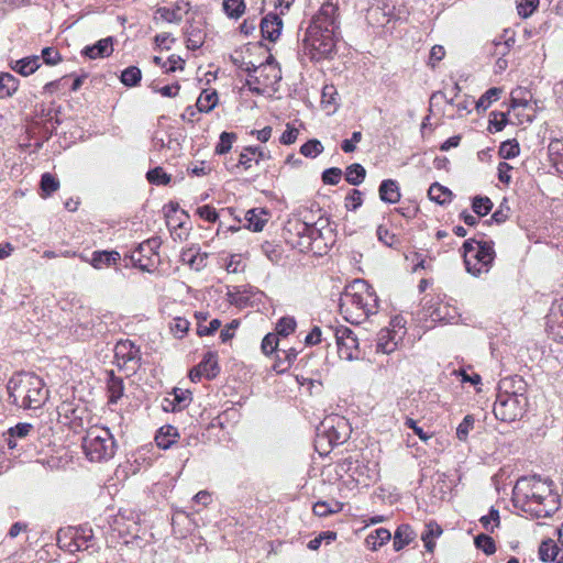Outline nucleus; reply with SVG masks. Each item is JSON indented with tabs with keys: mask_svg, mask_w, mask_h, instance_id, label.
Segmentation results:
<instances>
[{
	"mask_svg": "<svg viewBox=\"0 0 563 563\" xmlns=\"http://www.w3.org/2000/svg\"><path fill=\"white\" fill-rule=\"evenodd\" d=\"M234 140H235V135L233 133L223 132L220 135V142L216 147V152L218 154L228 153L231 150L232 143Z\"/></svg>",
	"mask_w": 563,
	"mask_h": 563,
	"instance_id": "nucleus-42",
	"label": "nucleus"
},
{
	"mask_svg": "<svg viewBox=\"0 0 563 563\" xmlns=\"http://www.w3.org/2000/svg\"><path fill=\"white\" fill-rule=\"evenodd\" d=\"M377 236L379 241L388 246H396L398 244V238L395 234L389 233V231L383 225L378 227Z\"/></svg>",
	"mask_w": 563,
	"mask_h": 563,
	"instance_id": "nucleus-51",
	"label": "nucleus"
},
{
	"mask_svg": "<svg viewBox=\"0 0 563 563\" xmlns=\"http://www.w3.org/2000/svg\"><path fill=\"white\" fill-rule=\"evenodd\" d=\"M379 197L386 202L396 203L400 199L397 184L391 179L384 180L379 187Z\"/></svg>",
	"mask_w": 563,
	"mask_h": 563,
	"instance_id": "nucleus-22",
	"label": "nucleus"
},
{
	"mask_svg": "<svg viewBox=\"0 0 563 563\" xmlns=\"http://www.w3.org/2000/svg\"><path fill=\"white\" fill-rule=\"evenodd\" d=\"M59 187L58 180H56L52 175L44 174L41 180V188L46 194L49 195L53 191H56Z\"/></svg>",
	"mask_w": 563,
	"mask_h": 563,
	"instance_id": "nucleus-48",
	"label": "nucleus"
},
{
	"mask_svg": "<svg viewBox=\"0 0 563 563\" xmlns=\"http://www.w3.org/2000/svg\"><path fill=\"white\" fill-rule=\"evenodd\" d=\"M539 0H519L517 4L518 13L523 16H530L537 9Z\"/></svg>",
	"mask_w": 563,
	"mask_h": 563,
	"instance_id": "nucleus-44",
	"label": "nucleus"
},
{
	"mask_svg": "<svg viewBox=\"0 0 563 563\" xmlns=\"http://www.w3.org/2000/svg\"><path fill=\"white\" fill-rule=\"evenodd\" d=\"M441 533L442 529L437 523L427 525L426 531L422 533L421 539L429 552H433L435 547L434 540L439 538Z\"/></svg>",
	"mask_w": 563,
	"mask_h": 563,
	"instance_id": "nucleus-26",
	"label": "nucleus"
},
{
	"mask_svg": "<svg viewBox=\"0 0 563 563\" xmlns=\"http://www.w3.org/2000/svg\"><path fill=\"white\" fill-rule=\"evenodd\" d=\"M172 43H174V38L167 33L159 34L155 37L156 46L162 49H169Z\"/></svg>",
	"mask_w": 563,
	"mask_h": 563,
	"instance_id": "nucleus-62",
	"label": "nucleus"
},
{
	"mask_svg": "<svg viewBox=\"0 0 563 563\" xmlns=\"http://www.w3.org/2000/svg\"><path fill=\"white\" fill-rule=\"evenodd\" d=\"M474 418L472 416H466L463 421L459 424L456 429V438L465 442L467 440L470 431L473 429Z\"/></svg>",
	"mask_w": 563,
	"mask_h": 563,
	"instance_id": "nucleus-37",
	"label": "nucleus"
},
{
	"mask_svg": "<svg viewBox=\"0 0 563 563\" xmlns=\"http://www.w3.org/2000/svg\"><path fill=\"white\" fill-rule=\"evenodd\" d=\"M113 52L112 41L110 37L100 40L97 44L92 46H87L84 49V54L91 59L98 57H107L111 55Z\"/></svg>",
	"mask_w": 563,
	"mask_h": 563,
	"instance_id": "nucleus-18",
	"label": "nucleus"
},
{
	"mask_svg": "<svg viewBox=\"0 0 563 563\" xmlns=\"http://www.w3.org/2000/svg\"><path fill=\"white\" fill-rule=\"evenodd\" d=\"M189 324V321H187L186 319L176 318L173 320L170 329L175 336L183 338L184 334L188 331Z\"/></svg>",
	"mask_w": 563,
	"mask_h": 563,
	"instance_id": "nucleus-50",
	"label": "nucleus"
},
{
	"mask_svg": "<svg viewBox=\"0 0 563 563\" xmlns=\"http://www.w3.org/2000/svg\"><path fill=\"white\" fill-rule=\"evenodd\" d=\"M296 329V321L294 318L284 317L276 324V334L278 336H288Z\"/></svg>",
	"mask_w": 563,
	"mask_h": 563,
	"instance_id": "nucleus-35",
	"label": "nucleus"
},
{
	"mask_svg": "<svg viewBox=\"0 0 563 563\" xmlns=\"http://www.w3.org/2000/svg\"><path fill=\"white\" fill-rule=\"evenodd\" d=\"M322 150L323 146L320 141L311 140L301 146L300 153L305 156L316 157L322 152Z\"/></svg>",
	"mask_w": 563,
	"mask_h": 563,
	"instance_id": "nucleus-38",
	"label": "nucleus"
},
{
	"mask_svg": "<svg viewBox=\"0 0 563 563\" xmlns=\"http://www.w3.org/2000/svg\"><path fill=\"white\" fill-rule=\"evenodd\" d=\"M519 154V144L515 141H506L499 147V155L505 158H511Z\"/></svg>",
	"mask_w": 563,
	"mask_h": 563,
	"instance_id": "nucleus-39",
	"label": "nucleus"
},
{
	"mask_svg": "<svg viewBox=\"0 0 563 563\" xmlns=\"http://www.w3.org/2000/svg\"><path fill=\"white\" fill-rule=\"evenodd\" d=\"M365 169L360 164H353L347 168L346 180L352 185H358L365 177Z\"/></svg>",
	"mask_w": 563,
	"mask_h": 563,
	"instance_id": "nucleus-34",
	"label": "nucleus"
},
{
	"mask_svg": "<svg viewBox=\"0 0 563 563\" xmlns=\"http://www.w3.org/2000/svg\"><path fill=\"white\" fill-rule=\"evenodd\" d=\"M494 255L493 247L488 243L468 240L463 244V257L466 271L474 276H478L488 271Z\"/></svg>",
	"mask_w": 563,
	"mask_h": 563,
	"instance_id": "nucleus-5",
	"label": "nucleus"
},
{
	"mask_svg": "<svg viewBox=\"0 0 563 563\" xmlns=\"http://www.w3.org/2000/svg\"><path fill=\"white\" fill-rule=\"evenodd\" d=\"M500 92L501 90L499 88H490L484 96L479 98V100L476 102V107L487 109L493 101L498 99Z\"/></svg>",
	"mask_w": 563,
	"mask_h": 563,
	"instance_id": "nucleus-40",
	"label": "nucleus"
},
{
	"mask_svg": "<svg viewBox=\"0 0 563 563\" xmlns=\"http://www.w3.org/2000/svg\"><path fill=\"white\" fill-rule=\"evenodd\" d=\"M539 554L542 561H555L559 554V548L553 540H545L539 548Z\"/></svg>",
	"mask_w": 563,
	"mask_h": 563,
	"instance_id": "nucleus-29",
	"label": "nucleus"
},
{
	"mask_svg": "<svg viewBox=\"0 0 563 563\" xmlns=\"http://www.w3.org/2000/svg\"><path fill=\"white\" fill-rule=\"evenodd\" d=\"M42 58L48 66H55L62 62V55L54 47H45L42 51Z\"/></svg>",
	"mask_w": 563,
	"mask_h": 563,
	"instance_id": "nucleus-41",
	"label": "nucleus"
},
{
	"mask_svg": "<svg viewBox=\"0 0 563 563\" xmlns=\"http://www.w3.org/2000/svg\"><path fill=\"white\" fill-rule=\"evenodd\" d=\"M343 505L341 503H332L328 504L325 501H319L314 504L313 506V512L319 516L323 517L330 514H336L342 510Z\"/></svg>",
	"mask_w": 563,
	"mask_h": 563,
	"instance_id": "nucleus-32",
	"label": "nucleus"
},
{
	"mask_svg": "<svg viewBox=\"0 0 563 563\" xmlns=\"http://www.w3.org/2000/svg\"><path fill=\"white\" fill-rule=\"evenodd\" d=\"M122 393H123L122 380L120 378L112 377L109 382L110 400L112 402H117L118 399L122 396Z\"/></svg>",
	"mask_w": 563,
	"mask_h": 563,
	"instance_id": "nucleus-46",
	"label": "nucleus"
},
{
	"mask_svg": "<svg viewBox=\"0 0 563 563\" xmlns=\"http://www.w3.org/2000/svg\"><path fill=\"white\" fill-rule=\"evenodd\" d=\"M188 3L185 1L177 2L174 9L159 8L156 11V18L166 22H179L183 19L184 13L188 10Z\"/></svg>",
	"mask_w": 563,
	"mask_h": 563,
	"instance_id": "nucleus-17",
	"label": "nucleus"
},
{
	"mask_svg": "<svg viewBox=\"0 0 563 563\" xmlns=\"http://www.w3.org/2000/svg\"><path fill=\"white\" fill-rule=\"evenodd\" d=\"M362 139L361 132H354L351 140H344L342 143V150L346 153H351L355 150V143H358Z\"/></svg>",
	"mask_w": 563,
	"mask_h": 563,
	"instance_id": "nucleus-60",
	"label": "nucleus"
},
{
	"mask_svg": "<svg viewBox=\"0 0 563 563\" xmlns=\"http://www.w3.org/2000/svg\"><path fill=\"white\" fill-rule=\"evenodd\" d=\"M391 533L385 528H379L371 532L366 539L365 544L372 551H377L380 547L389 542Z\"/></svg>",
	"mask_w": 563,
	"mask_h": 563,
	"instance_id": "nucleus-19",
	"label": "nucleus"
},
{
	"mask_svg": "<svg viewBox=\"0 0 563 563\" xmlns=\"http://www.w3.org/2000/svg\"><path fill=\"white\" fill-rule=\"evenodd\" d=\"M511 108L517 110L519 108L527 109L531 100V95L526 89L519 87L511 91Z\"/></svg>",
	"mask_w": 563,
	"mask_h": 563,
	"instance_id": "nucleus-27",
	"label": "nucleus"
},
{
	"mask_svg": "<svg viewBox=\"0 0 563 563\" xmlns=\"http://www.w3.org/2000/svg\"><path fill=\"white\" fill-rule=\"evenodd\" d=\"M170 396L174 398L177 405V410L186 407L189 404V393L187 390L176 389Z\"/></svg>",
	"mask_w": 563,
	"mask_h": 563,
	"instance_id": "nucleus-53",
	"label": "nucleus"
},
{
	"mask_svg": "<svg viewBox=\"0 0 563 563\" xmlns=\"http://www.w3.org/2000/svg\"><path fill=\"white\" fill-rule=\"evenodd\" d=\"M512 499L525 511L537 517H549L558 509L556 497L541 481H518L514 487Z\"/></svg>",
	"mask_w": 563,
	"mask_h": 563,
	"instance_id": "nucleus-1",
	"label": "nucleus"
},
{
	"mask_svg": "<svg viewBox=\"0 0 563 563\" xmlns=\"http://www.w3.org/2000/svg\"><path fill=\"white\" fill-rule=\"evenodd\" d=\"M114 356L119 366L134 371L140 361V350L129 340L120 341L114 347Z\"/></svg>",
	"mask_w": 563,
	"mask_h": 563,
	"instance_id": "nucleus-10",
	"label": "nucleus"
},
{
	"mask_svg": "<svg viewBox=\"0 0 563 563\" xmlns=\"http://www.w3.org/2000/svg\"><path fill=\"white\" fill-rule=\"evenodd\" d=\"M179 433L173 426L162 427L155 437L157 445L162 449H168L178 439Z\"/></svg>",
	"mask_w": 563,
	"mask_h": 563,
	"instance_id": "nucleus-20",
	"label": "nucleus"
},
{
	"mask_svg": "<svg viewBox=\"0 0 563 563\" xmlns=\"http://www.w3.org/2000/svg\"><path fill=\"white\" fill-rule=\"evenodd\" d=\"M391 325L393 329H384L379 332L377 351L383 354L393 353L405 334V327L401 319L396 318L393 320Z\"/></svg>",
	"mask_w": 563,
	"mask_h": 563,
	"instance_id": "nucleus-9",
	"label": "nucleus"
},
{
	"mask_svg": "<svg viewBox=\"0 0 563 563\" xmlns=\"http://www.w3.org/2000/svg\"><path fill=\"white\" fill-rule=\"evenodd\" d=\"M322 332L319 327H314L311 332L306 336V344L316 345L321 342Z\"/></svg>",
	"mask_w": 563,
	"mask_h": 563,
	"instance_id": "nucleus-64",
	"label": "nucleus"
},
{
	"mask_svg": "<svg viewBox=\"0 0 563 563\" xmlns=\"http://www.w3.org/2000/svg\"><path fill=\"white\" fill-rule=\"evenodd\" d=\"M18 88L19 81L11 74H0V98L11 97Z\"/></svg>",
	"mask_w": 563,
	"mask_h": 563,
	"instance_id": "nucleus-24",
	"label": "nucleus"
},
{
	"mask_svg": "<svg viewBox=\"0 0 563 563\" xmlns=\"http://www.w3.org/2000/svg\"><path fill=\"white\" fill-rule=\"evenodd\" d=\"M225 269L228 273H238L242 271L243 263L240 254H233L230 256L229 261L225 263Z\"/></svg>",
	"mask_w": 563,
	"mask_h": 563,
	"instance_id": "nucleus-52",
	"label": "nucleus"
},
{
	"mask_svg": "<svg viewBox=\"0 0 563 563\" xmlns=\"http://www.w3.org/2000/svg\"><path fill=\"white\" fill-rule=\"evenodd\" d=\"M219 373L217 354L209 352L205 355L202 362L190 371V379L192 382L201 377L213 378Z\"/></svg>",
	"mask_w": 563,
	"mask_h": 563,
	"instance_id": "nucleus-12",
	"label": "nucleus"
},
{
	"mask_svg": "<svg viewBox=\"0 0 563 563\" xmlns=\"http://www.w3.org/2000/svg\"><path fill=\"white\" fill-rule=\"evenodd\" d=\"M86 455L90 461H101L113 454V441L108 429L91 427L82 443Z\"/></svg>",
	"mask_w": 563,
	"mask_h": 563,
	"instance_id": "nucleus-7",
	"label": "nucleus"
},
{
	"mask_svg": "<svg viewBox=\"0 0 563 563\" xmlns=\"http://www.w3.org/2000/svg\"><path fill=\"white\" fill-rule=\"evenodd\" d=\"M498 512L496 510H492L489 515L482 517L481 522L485 527L486 530L493 531L494 527H489L492 522L495 523V526H498Z\"/></svg>",
	"mask_w": 563,
	"mask_h": 563,
	"instance_id": "nucleus-63",
	"label": "nucleus"
},
{
	"mask_svg": "<svg viewBox=\"0 0 563 563\" xmlns=\"http://www.w3.org/2000/svg\"><path fill=\"white\" fill-rule=\"evenodd\" d=\"M223 10L228 16L238 19L245 11V3L243 0H224Z\"/></svg>",
	"mask_w": 563,
	"mask_h": 563,
	"instance_id": "nucleus-30",
	"label": "nucleus"
},
{
	"mask_svg": "<svg viewBox=\"0 0 563 563\" xmlns=\"http://www.w3.org/2000/svg\"><path fill=\"white\" fill-rule=\"evenodd\" d=\"M197 214L209 222H214L218 219V213L216 209L210 206L198 207Z\"/></svg>",
	"mask_w": 563,
	"mask_h": 563,
	"instance_id": "nucleus-54",
	"label": "nucleus"
},
{
	"mask_svg": "<svg viewBox=\"0 0 563 563\" xmlns=\"http://www.w3.org/2000/svg\"><path fill=\"white\" fill-rule=\"evenodd\" d=\"M283 21L277 13H268L261 23V30L267 40L274 42L282 33Z\"/></svg>",
	"mask_w": 563,
	"mask_h": 563,
	"instance_id": "nucleus-14",
	"label": "nucleus"
},
{
	"mask_svg": "<svg viewBox=\"0 0 563 563\" xmlns=\"http://www.w3.org/2000/svg\"><path fill=\"white\" fill-rule=\"evenodd\" d=\"M415 532L408 525H401L397 528L394 536V549L400 551L415 539Z\"/></svg>",
	"mask_w": 563,
	"mask_h": 563,
	"instance_id": "nucleus-21",
	"label": "nucleus"
},
{
	"mask_svg": "<svg viewBox=\"0 0 563 563\" xmlns=\"http://www.w3.org/2000/svg\"><path fill=\"white\" fill-rule=\"evenodd\" d=\"M8 391L12 402L21 408L38 407L46 399L44 382L31 373L14 375L9 380Z\"/></svg>",
	"mask_w": 563,
	"mask_h": 563,
	"instance_id": "nucleus-3",
	"label": "nucleus"
},
{
	"mask_svg": "<svg viewBox=\"0 0 563 563\" xmlns=\"http://www.w3.org/2000/svg\"><path fill=\"white\" fill-rule=\"evenodd\" d=\"M298 136V130L291 126H287V130L283 133L280 137V142L283 144H292L297 140Z\"/></svg>",
	"mask_w": 563,
	"mask_h": 563,
	"instance_id": "nucleus-61",
	"label": "nucleus"
},
{
	"mask_svg": "<svg viewBox=\"0 0 563 563\" xmlns=\"http://www.w3.org/2000/svg\"><path fill=\"white\" fill-rule=\"evenodd\" d=\"M323 181L330 185H335L341 178V172L336 168L328 169L322 175Z\"/></svg>",
	"mask_w": 563,
	"mask_h": 563,
	"instance_id": "nucleus-57",
	"label": "nucleus"
},
{
	"mask_svg": "<svg viewBox=\"0 0 563 563\" xmlns=\"http://www.w3.org/2000/svg\"><path fill=\"white\" fill-rule=\"evenodd\" d=\"M154 63L166 69L167 73L176 71L177 69L183 68L184 60L176 55H172L167 58V60H163L162 56H155Z\"/></svg>",
	"mask_w": 563,
	"mask_h": 563,
	"instance_id": "nucleus-31",
	"label": "nucleus"
},
{
	"mask_svg": "<svg viewBox=\"0 0 563 563\" xmlns=\"http://www.w3.org/2000/svg\"><path fill=\"white\" fill-rule=\"evenodd\" d=\"M428 195L431 200L440 205L450 201L452 197L451 190L437 183L430 186Z\"/></svg>",
	"mask_w": 563,
	"mask_h": 563,
	"instance_id": "nucleus-28",
	"label": "nucleus"
},
{
	"mask_svg": "<svg viewBox=\"0 0 563 563\" xmlns=\"http://www.w3.org/2000/svg\"><path fill=\"white\" fill-rule=\"evenodd\" d=\"M334 12L335 8L331 3L323 4L306 32L305 47L310 51L312 57H328L335 47Z\"/></svg>",
	"mask_w": 563,
	"mask_h": 563,
	"instance_id": "nucleus-2",
	"label": "nucleus"
},
{
	"mask_svg": "<svg viewBox=\"0 0 563 563\" xmlns=\"http://www.w3.org/2000/svg\"><path fill=\"white\" fill-rule=\"evenodd\" d=\"M40 57L35 55L24 57L11 64L12 70L24 77L34 74L40 68Z\"/></svg>",
	"mask_w": 563,
	"mask_h": 563,
	"instance_id": "nucleus-16",
	"label": "nucleus"
},
{
	"mask_svg": "<svg viewBox=\"0 0 563 563\" xmlns=\"http://www.w3.org/2000/svg\"><path fill=\"white\" fill-rule=\"evenodd\" d=\"M154 89L156 92L161 93L164 97L174 98L178 95L180 87H179V85L174 84V85H167V86H164L161 88H154Z\"/></svg>",
	"mask_w": 563,
	"mask_h": 563,
	"instance_id": "nucleus-58",
	"label": "nucleus"
},
{
	"mask_svg": "<svg viewBox=\"0 0 563 563\" xmlns=\"http://www.w3.org/2000/svg\"><path fill=\"white\" fill-rule=\"evenodd\" d=\"M269 216L266 210L257 208L249 210L245 214L246 228L254 232H261L267 223Z\"/></svg>",
	"mask_w": 563,
	"mask_h": 563,
	"instance_id": "nucleus-15",
	"label": "nucleus"
},
{
	"mask_svg": "<svg viewBox=\"0 0 563 563\" xmlns=\"http://www.w3.org/2000/svg\"><path fill=\"white\" fill-rule=\"evenodd\" d=\"M197 318L199 320L198 327H197V333L200 336L213 334L221 325V322L218 319H213L207 325L203 323L206 321V317L197 316Z\"/></svg>",
	"mask_w": 563,
	"mask_h": 563,
	"instance_id": "nucleus-33",
	"label": "nucleus"
},
{
	"mask_svg": "<svg viewBox=\"0 0 563 563\" xmlns=\"http://www.w3.org/2000/svg\"><path fill=\"white\" fill-rule=\"evenodd\" d=\"M342 308L350 310V307L362 311L365 316L374 313L377 308V297L373 288L365 280H354L342 298Z\"/></svg>",
	"mask_w": 563,
	"mask_h": 563,
	"instance_id": "nucleus-4",
	"label": "nucleus"
},
{
	"mask_svg": "<svg viewBox=\"0 0 563 563\" xmlns=\"http://www.w3.org/2000/svg\"><path fill=\"white\" fill-rule=\"evenodd\" d=\"M475 544L486 554H493L496 550L493 539L485 534H479L478 537H476Z\"/></svg>",
	"mask_w": 563,
	"mask_h": 563,
	"instance_id": "nucleus-45",
	"label": "nucleus"
},
{
	"mask_svg": "<svg viewBox=\"0 0 563 563\" xmlns=\"http://www.w3.org/2000/svg\"><path fill=\"white\" fill-rule=\"evenodd\" d=\"M141 79V70L137 67H129L121 75V81L129 87L135 86Z\"/></svg>",
	"mask_w": 563,
	"mask_h": 563,
	"instance_id": "nucleus-36",
	"label": "nucleus"
},
{
	"mask_svg": "<svg viewBox=\"0 0 563 563\" xmlns=\"http://www.w3.org/2000/svg\"><path fill=\"white\" fill-rule=\"evenodd\" d=\"M406 426L408 428H410L419 437V439L423 442H427L431 438V435L426 433L422 430V428L418 427L417 422L411 418H408L406 420Z\"/></svg>",
	"mask_w": 563,
	"mask_h": 563,
	"instance_id": "nucleus-55",
	"label": "nucleus"
},
{
	"mask_svg": "<svg viewBox=\"0 0 563 563\" xmlns=\"http://www.w3.org/2000/svg\"><path fill=\"white\" fill-rule=\"evenodd\" d=\"M278 335L275 333H268L262 342V351L265 354H272L278 347Z\"/></svg>",
	"mask_w": 563,
	"mask_h": 563,
	"instance_id": "nucleus-47",
	"label": "nucleus"
},
{
	"mask_svg": "<svg viewBox=\"0 0 563 563\" xmlns=\"http://www.w3.org/2000/svg\"><path fill=\"white\" fill-rule=\"evenodd\" d=\"M338 353L339 356L346 361L358 358V341L355 334L349 330L343 329L336 333Z\"/></svg>",
	"mask_w": 563,
	"mask_h": 563,
	"instance_id": "nucleus-11",
	"label": "nucleus"
},
{
	"mask_svg": "<svg viewBox=\"0 0 563 563\" xmlns=\"http://www.w3.org/2000/svg\"><path fill=\"white\" fill-rule=\"evenodd\" d=\"M31 429L32 426L29 423H19L14 428H11L9 432L11 437L24 438L30 433Z\"/></svg>",
	"mask_w": 563,
	"mask_h": 563,
	"instance_id": "nucleus-59",
	"label": "nucleus"
},
{
	"mask_svg": "<svg viewBox=\"0 0 563 563\" xmlns=\"http://www.w3.org/2000/svg\"><path fill=\"white\" fill-rule=\"evenodd\" d=\"M80 258L88 262L95 269H103L115 265L120 261L121 255L115 251H99L93 252L90 258L84 255H80Z\"/></svg>",
	"mask_w": 563,
	"mask_h": 563,
	"instance_id": "nucleus-13",
	"label": "nucleus"
},
{
	"mask_svg": "<svg viewBox=\"0 0 563 563\" xmlns=\"http://www.w3.org/2000/svg\"><path fill=\"white\" fill-rule=\"evenodd\" d=\"M181 261L195 271H200L206 266V255L187 250L181 254Z\"/></svg>",
	"mask_w": 563,
	"mask_h": 563,
	"instance_id": "nucleus-25",
	"label": "nucleus"
},
{
	"mask_svg": "<svg viewBox=\"0 0 563 563\" xmlns=\"http://www.w3.org/2000/svg\"><path fill=\"white\" fill-rule=\"evenodd\" d=\"M527 407V398L518 394L500 395L494 406L496 417L504 421L520 419Z\"/></svg>",
	"mask_w": 563,
	"mask_h": 563,
	"instance_id": "nucleus-8",
	"label": "nucleus"
},
{
	"mask_svg": "<svg viewBox=\"0 0 563 563\" xmlns=\"http://www.w3.org/2000/svg\"><path fill=\"white\" fill-rule=\"evenodd\" d=\"M150 183L165 185L169 181V176L159 167L150 170L146 175Z\"/></svg>",
	"mask_w": 563,
	"mask_h": 563,
	"instance_id": "nucleus-43",
	"label": "nucleus"
},
{
	"mask_svg": "<svg viewBox=\"0 0 563 563\" xmlns=\"http://www.w3.org/2000/svg\"><path fill=\"white\" fill-rule=\"evenodd\" d=\"M218 100L216 90L206 89L200 93L197 100V108L199 111L209 112L217 106Z\"/></svg>",
	"mask_w": 563,
	"mask_h": 563,
	"instance_id": "nucleus-23",
	"label": "nucleus"
},
{
	"mask_svg": "<svg viewBox=\"0 0 563 563\" xmlns=\"http://www.w3.org/2000/svg\"><path fill=\"white\" fill-rule=\"evenodd\" d=\"M247 70L246 84L257 93L275 91V85L282 78L280 69L272 59H268L265 64L254 66L253 69L247 68Z\"/></svg>",
	"mask_w": 563,
	"mask_h": 563,
	"instance_id": "nucleus-6",
	"label": "nucleus"
},
{
	"mask_svg": "<svg viewBox=\"0 0 563 563\" xmlns=\"http://www.w3.org/2000/svg\"><path fill=\"white\" fill-rule=\"evenodd\" d=\"M473 209L478 216H486L492 209V202L488 198H475Z\"/></svg>",
	"mask_w": 563,
	"mask_h": 563,
	"instance_id": "nucleus-49",
	"label": "nucleus"
},
{
	"mask_svg": "<svg viewBox=\"0 0 563 563\" xmlns=\"http://www.w3.org/2000/svg\"><path fill=\"white\" fill-rule=\"evenodd\" d=\"M549 152H550V155L553 157L554 164L558 165L559 158L561 157L562 152H563L562 142L559 140L552 141L549 145Z\"/></svg>",
	"mask_w": 563,
	"mask_h": 563,
	"instance_id": "nucleus-56",
	"label": "nucleus"
}]
</instances>
